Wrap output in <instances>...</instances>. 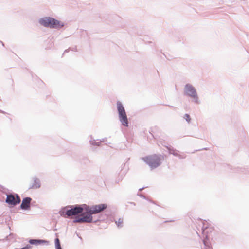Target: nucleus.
Instances as JSON below:
<instances>
[{"instance_id": "nucleus-7", "label": "nucleus", "mask_w": 249, "mask_h": 249, "mask_svg": "<svg viewBox=\"0 0 249 249\" xmlns=\"http://www.w3.org/2000/svg\"><path fill=\"white\" fill-rule=\"evenodd\" d=\"M185 93L197 100V96L195 89L191 85L187 84L185 87Z\"/></svg>"}, {"instance_id": "nucleus-12", "label": "nucleus", "mask_w": 249, "mask_h": 249, "mask_svg": "<svg viewBox=\"0 0 249 249\" xmlns=\"http://www.w3.org/2000/svg\"><path fill=\"white\" fill-rule=\"evenodd\" d=\"M35 182H36V184H34L32 186H31V188H38L40 186L38 180H35Z\"/></svg>"}, {"instance_id": "nucleus-13", "label": "nucleus", "mask_w": 249, "mask_h": 249, "mask_svg": "<svg viewBox=\"0 0 249 249\" xmlns=\"http://www.w3.org/2000/svg\"><path fill=\"white\" fill-rule=\"evenodd\" d=\"M56 248L61 247L60 241L58 238H56L55 241Z\"/></svg>"}, {"instance_id": "nucleus-10", "label": "nucleus", "mask_w": 249, "mask_h": 249, "mask_svg": "<svg viewBox=\"0 0 249 249\" xmlns=\"http://www.w3.org/2000/svg\"><path fill=\"white\" fill-rule=\"evenodd\" d=\"M29 243L31 244L38 245L42 243H48V242L43 240L31 239L30 240Z\"/></svg>"}, {"instance_id": "nucleus-1", "label": "nucleus", "mask_w": 249, "mask_h": 249, "mask_svg": "<svg viewBox=\"0 0 249 249\" xmlns=\"http://www.w3.org/2000/svg\"><path fill=\"white\" fill-rule=\"evenodd\" d=\"M39 23L46 27L59 28L63 26L60 21L51 18H45L39 20Z\"/></svg>"}, {"instance_id": "nucleus-11", "label": "nucleus", "mask_w": 249, "mask_h": 249, "mask_svg": "<svg viewBox=\"0 0 249 249\" xmlns=\"http://www.w3.org/2000/svg\"><path fill=\"white\" fill-rule=\"evenodd\" d=\"M116 223L117 224L118 226H122L123 223V219L122 218H119L118 221H116Z\"/></svg>"}, {"instance_id": "nucleus-9", "label": "nucleus", "mask_w": 249, "mask_h": 249, "mask_svg": "<svg viewBox=\"0 0 249 249\" xmlns=\"http://www.w3.org/2000/svg\"><path fill=\"white\" fill-rule=\"evenodd\" d=\"M32 199L30 197H26L22 200L21 204V208L22 209H28L30 207V203Z\"/></svg>"}, {"instance_id": "nucleus-14", "label": "nucleus", "mask_w": 249, "mask_h": 249, "mask_svg": "<svg viewBox=\"0 0 249 249\" xmlns=\"http://www.w3.org/2000/svg\"><path fill=\"white\" fill-rule=\"evenodd\" d=\"M184 119L188 122L189 123L191 121V118L190 117V115L188 114H186L184 115Z\"/></svg>"}, {"instance_id": "nucleus-2", "label": "nucleus", "mask_w": 249, "mask_h": 249, "mask_svg": "<svg viewBox=\"0 0 249 249\" xmlns=\"http://www.w3.org/2000/svg\"><path fill=\"white\" fill-rule=\"evenodd\" d=\"M117 108L119 114V118L122 124L126 127L128 126V120L124 108L120 102H117Z\"/></svg>"}, {"instance_id": "nucleus-4", "label": "nucleus", "mask_w": 249, "mask_h": 249, "mask_svg": "<svg viewBox=\"0 0 249 249\" xmlns=\"http://www.w3.org/2000/svg\"><path fill=\"white\" fill-rule=\"evenodd\" d=\"M107 207V205L105 204H101L93 206L91 207H87L85 208L87 213L89 214H96L98 213L105 209Z\"/></svg>"}, {"instance_id": "nucleus-8", "label": "nucleus", "mask_w": 249, "mask_h": 249, "mask_svg": "<svg viewBox=\"0 0 249 249\" xmlns=\"http://www.w3.org/2000/svg\"><path fill=\"white\" fill-rule=\"evenodd\" d=\"M85 209L81 207H75L67 210L66 214L68 216H74L81 213Z\"/></svg>"}, {"instance_id": "nucleus-15", "label": "nucleus", "mask_w": 249, "mask_h": 249, "mask_svg": "<svg viewBox=\"0 0 249 249\" xmlns=\"http://www.w3.org/2000/svg\"><path fill=\"white\" fill-rule=\"evenodd\" d=\"M56 249H62L61 247H59V248H56Z\"/></svg>"}, {"instance_id": "nucleus-6", "label": "nucleus", "mask_w": 249, "mask_h": 249, "mask_svg": "<svg viewBox=\"0 0 249 249\" xmlns=\"http://www.w3.org/2000/svg\"><path fill=\"white\" fill-rule=\"evenodd\" d=\"M6 202L10 205H16L20 202V199L18 195H7Z\"/></svg>"}, {"instance_id": "nucleus-3", "label": "nucleus", "mask_w": 249, "mask_h": 249, "mask_svg": "<svg viewBox=\"0 0 249 249\" xmlns=\"http://www.w3.org/2000/svg\"><path fill=\"white\" fill-rule=\"evenodd\" d=\"M160 156L153 155L148 156L142 158V160L145 161L152 168H156L161 163Z\"/></svg>"}, {"instance_id": "nucleus-5", "label": "nucleus", "mask_w": 249, "mask_h": 249, "mask_svg": "<svg viewBox=\"0 0 249 249\" xmlns=\"http://www.w3.org/2000/svg\"><path fill=\"white\" fill-rule=\"evenodd\" d=\"M91 214L89 213L85 214V213H83L81 217H76L74 222L77 223L91 222L92 220Z\"/></svg>"}]
</instances>
